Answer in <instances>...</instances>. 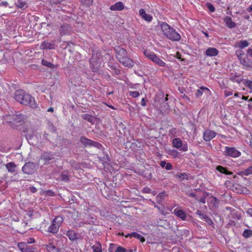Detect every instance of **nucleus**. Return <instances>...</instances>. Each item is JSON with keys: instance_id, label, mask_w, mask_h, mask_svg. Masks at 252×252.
Returning <instances> with one entry per match:
<instances>
[{"instance_id": "1", "label": "nucleus", "mask_w": 252, "mask_h": 252, "mask_svg": "<svg viewBox=\"0 0 252 252\" xmlns=\"http://www.w3.org/2000/svg\"><path fill=\"white\" fill-rule=\"evenodd\" d=\"M14 98L17 102L23 105L29 106L32 108L37 107L34 98L23 90H18L16 91Z\"/></svg>"}, {"instance_id": "2", "label": "nucleus", "mask_w": 252, "mask_h": 252, "mask_svg": "<svg viewBox=\"0 0 252 252\" xmlns=\"http://www.w3.org/2000/svg\"><path fill=\"white\" fill-rule=\"evenodd\" d=\"M116 52V58L123 65L126 67L133 66V61L127 57L126 51L120 47H117L115 49Z\"/></svg>"}, {"instance_id": "3", "label": "nucleus", "mask_w": 252, "mask_h": 252, "mask_svg": "<svg viewBox=\"0 0 252 252\" xmlns=\"http://www.w3.org/2000/svg\"><path fill=\"white\" fill-rule=\"evenodd\" d=\"M160 28L163 34L169 39L172 41H179L180 40V35L175 29L170 27L166 23L163 22L161 23Z\"/></svg>"}, {"instance_id": "4", "label": "nucleus", "mask_w": 252, "mask_h": 252, "mask_svg": "<svg viewBox=\"0 0 252 252\" xmlns=\"http://www.w3.org/2000/svg\"><path fill=\"white\" fill-rule=\"evenodd\" d=\"M144 54L146 57L151 60L153 63L158 65L161 67L165 66L166 63L158 56H157L155 53L149 50H145L144 52Z\"/></svg>"}, {"instance_id": "5", "label": "nucleus", "mask_w": 252, "mask_h": 252, "mask_svg": "<svg viewBox=\"0 0 252 252\" xmlns=\"http://www.w3.org/2000/svg\"><path fill=\"white\" fill-rule=\"evenodd\" d=\"M224 155L232 158H237L241 155V153L235 148L225 147Z\"/></svg>"}, {"instance_id": "6", "label": "nucleus", "mask_w": 252, "mask_h": 252, "mask_svg": "<svg viewBox=\"0 0 252 252\" xmlns=\"http://www.w3.org/2000/svg\"><path fill=\"white\" fill-rule=\"evenodd\" d=\"M101 55L98 53H95L94 51H93L92 57L90 60V63L92 65L97 67L100 65L101 63Z\"/></svg>"}, {"instance_id": "7", "label": "nucleus", "mask_w": 252, "mask_h": 252, "mask_svg": "<svg viewBox=\"0 0 252 252\" xmlns=\"http://www.w3.org/2000/svg\"><path fill=\"white\" fill-rule=\"evenodd\" d=\"M54 155L51 152H44L41 155L40 160L43 161L44 164L49 163L50 161L54 159Z\"/></svg>"}, {"instance_id": "8", "label": "nucleus", "mask_w": 252, "mask_h": 252, "mask_svg": "<svg viewBox=\"0 0 252 252\" xmlns=\"http://www.w3.org/2000/svg\"><path fill=\"white\" fill-rule=\"evenodd\" d=\"M18 247L22 252H34V248L31 246H29L26 242L20 243Z\"/></svg>"}, {"instance_id": "9", "label": "nucleus", "mask_w": 252, "mask_h": 252, "mask_svg": "<svg viewBox=\"0 0 252 252\" xmlns=\"http://www.w3.org/2000/svg\"><path fill=\"white\" fill-rule=\"evenodd\" d=\"M23 172L27 174H32L34 171V166L33 163H26L22 167Z\"/></svg>"}, {"instance_id": "10", "label": "nucleus", "mask_w": 252, "mask_h": 252, "mask_svg": "<svg viewBox=\"0 0 252 252\" xmlns=\"http://www.w3.org/2000/svg\"><path fill=\"white\" fill-rule=\"evenodd\" d=\"M12 117L13 124L24 122L26 119V116L19 112H17L15 114H12Z\"/></svg>"}, {"instance_id": "11", "label": "nucleus", "mask_w": 252, "mask_h": 252, "mask_svg": "<svg viewBox=\"0 0 252 252\" xmlns=\"http://www.w3.org/2000/svg\"><path fill=\"white\" fill-rule=\"evenodd\" d=\"M216 133L215 131L211 130H207L204 132L203 139L206 141H210L215 137Z\"/></svg>"}, {"instance_id": "12", "label": "nucleus", "mask_w": 252, "mask_h": 252, "mask_svg": "<svg viewBox=\"0 0 252 252\" xmlns=\"http://www.w3.org/2000/svg\"><path fill=\"white\" fill-rule=\"evenodd\" d=\"M22 131L28 140L31 139L34 134V129L30 127H24L22 129Z\"/></svg>"}, {"instance_id": "13", "label": "nucleus", "mask_w": 252, "mask_h": 252, "mask_svg": "<svg viewBox=\"0 0 252 252\" xmlns=\"http://www.w3.org/2000/svg\"><path fill=\"white\" fill-rule=\"evenodd\" d=\"M124 8L125 5L121 1H119L110 7V9L112 11H121Z\"/></svg>"}, {"instance_id": "14", "label": "nucleus", "mask_w": 252, "mask_h": 252, "mask_svg": "<svg viewBox=\"0 0 252 252\" xmlns=\"http://www.w3.org/2000/svg\"><path fill=\"white\" fill-rule=\"evenodd\" d=\"M55 46L53 42H48L44 41L41 43L40 48L42 50L53 49L55 48Z\"/></svg>"}, {"instance_id": "15", "label": "nucleus", "mask_w": 252, "mask_h": 252, "mask_svg": "<svg viewBox=\"0 0 252 252\" xmlns=\"http://www.w3.org/2000/svg\"><path fill=\"white\" fill-rule=\"evenodd\" d=\"M223 21L225 25L230 29L234 28L236 27V24L232 21V18L229 16H226L224 18Z\"/></svg>"}, {"instance_id": "16", "label": "nucleus", "mask_w": 252, "mask_h": 252, "mask_svg": "<svg viewBox=\"0 0 252 252\" xmlns=\"http://www.w3.org/2000/svg\"><path fill=\"white\" fill-rule=\"evenodd\" d=\"M59 224L58 221H52L48 227V231L53 233H57L59 230Z\"/></svg>"}, {"instance_id": "17", "label": "nucleus", "mask_w": 252, "mask_h": 252, "mask_svg": "<svg viewBox=\"0 0 252 252\" xmlns=\"http://www.w3.org/2000/svg\"><path fill=\"white\" fill-rule=\"evenodd\" d=\"M218 53V50L215 48L210 47L206 50L205 55L208 57H214L217 56Z\"/></svg>"}, {"instance_id": "18", "label": "nucleus", "mask_w": 252, "mask_h": 252, "mask_svg": "<svg viewBox=\"0 0 252 252\" xmlns=\"http://www.w3.org/2000/svg\"><path fill=\"white\" fill-rule=\"evenodd\" d=\"M174 214L182 220H185L186 217V214L183 210L176 208L174 210Z\"/></svg>"}, {"instance_id": "19", "label": "nucleus", "mask_w": 252, "mask_h": 252, "mask_svg": "<svg viewBox=\"0 0 252 252\" xmlns=\"http://www.w3.org/2000/svg\"><path fill=\"white\" fill-rule=\"evenodd\" d=\"M92 249L94 252H102L101 244L98 241L95 242L94 244L92 246Z\"/></svg>"}, {"instance_id": "20", "label": "nucleus", "mask_w": 252, "mask_h": 252, "mask_svg": "<svg viewBox=\"0 0 252 252\" xmlns=\"http://www.w3.org/2000/svg\"><path fill=\"white\" fill-rule=\"evenodd\" d=\"M80 141L81 143L85 147L91 146L92 144V140L89 139H88L85 137H81L80 138Z\"/></svg>"}, {"instance_id": "21", "label": "nucleus", "mask_w": 252, "mask_h": 252, "mask_svg": "<svg viewBox=\"0 0 252 252\" xmlns=\"http://www.w3.org/2000/svg\"><path fill=\"white\" fill-rule=\"evenodd\" d=\"M128 236H130L131 237H133L139 239L141 242H144L145 241V238L141 235L136 233V232H132L130 234H128L127 236H126V237H127Z\"/></svg>"}, {"instance_id": "22", "label": "nucleus", "mask_w": 252, "mask_h": 252, "mask_svg": "<svg viewBox=\"0 0 252 252\" xmlns=\"http://www.w3.org/2000/svg\"><path fill=\"white\" fill-rule=\"evenodd\" d=\"M5 166L9 172L13 173L15 171L16 165L14 162H9L5 165Z\"/></svg>"}, {"instance_id": "23", "label": "nucleus", "mask_w": 252, "mask_h": 252, "mask_svg": "<svg viewBox=\"0 0 252 252\" xmlns=\"http://www.w3.org/2000/svg\"><path fill=\"white\" fill-rule=\"evenodd\" d=\"M239 175L249 176L252 174V166L249 167L244 171H242L237 173Z\"/></svg>"}, {"instance_id": "24", "label": "nucleus", "mask_w": 252, "mask_h": 252, "mask_svg": "<svg viewBox=\"0 0 252 252\" xmlns=\"http://www.w3.org/2000/svg\"><path fill=\"white\" fill-rule=\"evenodd\" d=\"M172 144L175 148L178 149L182 147V142L180 139L177 138L173 140Z\"/></svg>"}, {"instance_id": "25", "label": "nucleus", "mask_w": 252, "mask_h": 252, "mask_svg": "<svg viewBox=\"0 0 252 252\" xmlns=\"http://www.w3.org/2000/svg\"><path fill=\"white\" fill-rule=\"evenodd\" d=\"M216 169L220 172L224 173L226 175H231L232 174V172L228 171L226 168H224L220 165L217 166Z\"/></svg>"}, {"instance_id": "26", "label": "nucleus", "mask_w": 252, "mask_h": 252, "mask_svg": "<svg viewBox=\"0 0 252 252\" xmlns=\"http://www.w3.org/2000/svg\"><path fill=\"white\" fill-rule=\"evenodd\" d=\"M174 177L181 181L184 179H187L188 176L185 173H178L174 175Z\"/></svg>"}, {"instance_id": "27", "label": "nucleus", "mask_w": 252, "mask_h": 252, "mask_svg": "<svg viewBox=\"0 0 252 252\" xmlns=\"http://www.w3.org/2000/svg\"><path fill=\"white\" fill-rule=\"evenodd\" d=\"M66 235L70 240H74L76 239V235L74 230L67 231Z\"/></svg>"}, {"instance_id": "28", "label": "nucleus", "mask_w": 252, "mask_h": 252, "mask_svg": "<svg viewBox=\"0 0 252 252\" xmlns=\"http://www.w3.org/2000/svg\"><path fill=\"white\" fill-rule=\"evenodd\" d=\"M204 91H209V90L206 87H201L200 89H198L195 93V95L197 97H200L203 94V92Z\"/></svg>"}, {"instance_id": "29", "label": "nucleus", "mask_w": 252, "mask_h": 252, "mask_svg": "<svg viewBox=\"0 0 252 252\" xmlns=\"http://www.w3.org/2000/svg\"><path fill=\"white\" fill-rule=\"evenodd\" d=\"M241 64L247 67H251V65L249 62V59L247 57L244 58L240 61Z\"/></svg>"}, {"instance_id": "30", "label": "nucleus", "mask_w": 252, "mask_h": 252, "mask_svg": "<svg viewBox=\"0 0 252 252\" xmlns=\"http://www.w3.org/2000/svg\"><path fill=\"white\" fill-rule=\"evenodd\" d=\"M26 4V2L22 0H17L15 2V5L20 8H24Z\"/></svg>"}, {"instance_id": "31", "label": "nucleus", "mask_w": 252, "mask_h": 252, "mask_svg": "<svg viewBox=\"0 0 252 252\" xmlns=\"http://www.w3.org/2000/svg\"><path fill=\"white\" fill-rule=\"evenodd\" d=\"M249 45V43H248V42L247 40H241V41H240V42L239 43L238 47L240 49H244V48L248 47Z\"/></svg>"}, {"instance_id": "32", "label": "nucleus", "mask_w": 252, "mask_h": 252, "mask_svg": "<svg viewBox=\"0 0 252 252\" xmlns=\"http://www.w3.org/2000/svg\"><path fill=\"white\" fill-rule=\"evenodd\" d=\"M82 117L83 119L87 120L90 123H93L94 120V118L87 114H84L82 115Z\"/></svg>"}, {"instance_id": "33", "label": "nucleus", "mask_w": 252, "mask_h": 252, "mask_svg": "<svg viewBox=\"0 0 252 252\" xmlns=\"http://www.w3.org/2000/svg\"><path fill=\"white\" fill-rule=\"evenodd\" d=\"M165 196L164 193H160L156 196V200L158 204H160L163 199H164Z\"/></svg>"}, {"instance_id": "34", "label": "nucleus", "mask_w": 252, "mask_h": 252, "mask_svg": "<svg viewBox=\"0 0 252 252\" xmlns=\"http://www.w3.org/2000/svg\"><path fill=\"white\" fill-rule=\"evenodd\" d=\"M243 236L246 238L250 237L252 236V231L249 229H245L243 232Z\"/></svg>"}, {"instance_id": "35", "label": "nucleus", "mask_w": 252, "mask_h": 252, "mask_svg": "<svg viewBox=\"0 0 252 252\" xmlns=\"http://www.w3.org/2000/svg\"><path fill=\"white\" fill-rule=\"evenodd\" d=\"M41 63L42 65L46 66L47 67L51 68H54V65L53 64H52V63H51L44 59H43L41 61Z\"/></svg>"}, {"instance_id": "36", "label": "nucleus", "mask_w": 252, "mask_h": 252, "mask_svg": "<svg viewBox=\"0 0 252 252\" xmlns=\"http://www.w3.org/2000/svg\"><path fill=\"white\" fill-rule=\"evenodd\" d=\"M47 249L48 252H61L55 246L51 245L47 246Z\"/></svg>"}, {"instance_id": "37", "label": "nucleus", "mask_w": 252, "mask_h": 252, "mask_svg": "<svg viewBox=\"0 0 252 252\" xmlns=\"http://www.w3.org/2000/svg\"><path fill=\"white\" fill-rule=\"evenodd\" d=\"M196 215L198 216L199 219H207L206 215L205 214L202 213L200 211H197L196 213Z\"/></svg>"}, {"instance_id": "38", "label": "nucleus", "mask_w": 252, "mask_h": 252, "mask_svg": "<svg viewBox=\"0 0 252 252\" xmlns=\"http://www.w3.org/2000/svg\"><path fill=\"white\" fill-rule=\"evenodd\" d=\"M84 5L89 6L93 3V0H79Z\"/></svg>"}, {"instance_id": "39", "label": "nucleus", "mask_w": 252, "mask_h": 252, "mask_svg": "<svg viewBox=\"0 0 252 252\" xmlns=\"http://www.w3.org/2000/svg\"><path fill=\"white\" fill-rule=\"evenodd\" d=\"M12 114L7 115L4 116V120L9 123H13Z\"/></svg>"}, {"instance_id": "40", "label": "nucleus", "mask_w": 252, "mask_h": 252, "mask_svg": "<svg viewBox=\"0 0 252 252\" xmlns=\"http://www.w3.org/2000/svg\"><path fill=\"white\" fill-rule=\"evenodd\" d=\"M129 95L133 97H137L139 96L140 94L137 91H131L129 92Z\"/></svg>"}, {"instance_id": "41", "label": "nucleus", "mask_w": 252, "mask_h": 252, "mask_svg": "<svg viewBox=\"0 0 252 252\" xmlns=\"http://www.w3.org/2000/svg\"><path fill=\"white\" fill-rule=\"evenodd\" d=\"M143 19H144L145 21L149 22L152 20L153 17L151 15L146 14V16H145Z\"/></svg>"}, {"instance_id": "42", "label": "nucleus", "mask_w": 252, "mask_h": 252, "mask_svg": "<svg viewBox=\"0 0 252 252\" xmlns=\"http://www.w3.org/2000/svg\"><path fill=\"white\" fill-rule=\"evenodd\" d=\"M91 146L96 147L98 149H100V147L102 146L99 143L93 141H92V144L91 145Z\"/></svg>"}, {"instance_id": "43", "label": "nucleus", "mask_w": 252, "mask_h": 252, "mask_svg": "<svg viewBox=\"0 0 252 252\" xmlns=\"http://www.w3.org/2000/svg\"><path fill=\"white\" fill-rule=\"evenodd\" d=\"M139 15L142 18H143L145 17V16H146V15L147 14L146 13L145 11L144 10V9H142V8L139 10Z\"/></svg>"}, {"instance_id": "44", "label": "nucleus", "mask_w": 252, "mask_h": 252, "mask_svg": "<svg viewBox=\"0 0 252 252\" xmlns=\"http://www.w3.org/2000/svg\"><path fill=\"white\" fill-rule=\"evenodd\" d=\"M161 222V224H159L161 226H163L164 228L166 229H168L169 228V226L168 224H166V223H167L168 221H160Z\"/></svg>"}, {"instance_id": "45", "label": "nucleus", "mask_w": 252, "mask_h": 252, "mask_svg": "<svg viewBox=\"0 0 252 252\" xmlns=\"http://www.w3.org/2000/svg\"><path fill=\"white\" fill-rule=\"evenodd\" d=\"M245 86L252 89V81L248 80L245 83Z\"/></svg>"}, {"instance_id": "46", "label": "nucleus", "mask_w": 252, "mask_h": 252, "mask_svg": "<svg viewBox=\"0 0 252 252\" xmlns=\"http://www.w3.org/2000/svg\"><path fill=\"white\" fill-rule=\"evenodd\" d=\"M207 7L209 9V10L211 11V12H214L215 11V8L210 3H208L207 4Z\"/></svg>"}, {"instance_id": "47", "label": "nucleus", "mask_w": 252, "mask_h": 252, "mask_svg": "<svg viewBox=\"0 0 252 252\" xmlns=\"http://www.w3.org/2000/svg\"><path fill=\"white\" fill-rule=\"evenodd\" d=\"M162 104L163 106L161 107L163 108L162 110L166 111L168 109L169 105L166 102H163Z\"/></svg>"}, {"instance_id": "48", "label": "nucleus", "mask_w": 252, "mask_h": 252, "mask_svg": "<svg viewBox=\"0 0 252 252\" xmlns=\"http://www.w3.org/2000/svg\"><path fill=\"white\" fill-rule=\"evenodd\" d=\"M142 192L146 193H151V189L148 187H146L143 189Z\"/></svg>"}, {"instance_id": "49", "label": "nucleus", "mask_w": 252, "mask_h": 252, "mask_svg": "<svg viewBox=\"0 0 252 252\" xmlns=\"http://www.w3.org/2000/svg\"><path fill=\"white\" fill-rule=\"evenodd\" d=\"M45 194L50 196H53L54 195V192L51 190H48L45 191Z\"/></svg>"}, {"instance_id": "50", "label": "nucleus", "mask_w": 252, "mask_h": 252, "mask_svg": "<svg viewBox=\"0 0 252 252\" xmlns=\"http://www.w3.org/2000/svg\"><path fill=\"white\" fill-rule=\"evenodd\" d=\"M115 252H126V249L121 247H119Z\"/></svg>"}, {"instance_id": "51", "label": "nucleus", "mask_w": 252, "mask_h": 252, "mask_svg": "<svg viewBox=\"0 0 252 252\" xmlns=\"http://www.w3.org/2000/svg\"><path fill=\"white\" fill-rule=\"evenodd\" d=\"M48 136H49V134L46 133H45L43 135L44 138L47 139L48 140L51 141L52 140H53V139L52 137H51L50 136H49L48 137Z\"/></svg>"}, {"instance_id": "52", "label": "nucleus", "mask_w": 252, "mask_h": 252, "mask_svg": "<svg viewBox=\"0 0 252 252\" xmlns=\"http://www.w3.org/2000/svg\"><path fill=\"white\" fill-rule=\"evenodd\" d=\"M165 169L167 170H171L172 168V165L171 163H166L165 166Z\"/></svg>"}, {"instance_id": "53", "label": "nucleus", "mask_w": 252, "mask_h": 252, "mask_svg": "<svg viewBox=\"0 0 252 252\" xmlns=\"http://www.w3.org/2000/svg\"><path fill=\"white\" fill-rule=\"evenodd\" d=\"M235 55L237 57H238L241 55H244V53L241 50H237L235 51Z\"/></svg>"}, {"instance_id": "54", "label": "nucleus", "mask_w": 252, "mask_h": 252, "mask_svg": "<svg viewBox=\"0 0 252 252\" xmlns=\"http://www.w3.org/2000/svg\"><path fill=\"white\" fill-rule=\"evenodd\" d=\"M232 94V93L230 91H224V95L227 97V96H228L229 95H231Z\"/></svg>"}, {"instance_id": "55", "label": "nucleus", "mask_w": 252, "mask_h": 252, "mask_svg": "<svg viewBox=\"0 0 252 252\" xmlns=\"http://www.w3.org/2000/svg\"><path fill=\"white\" fill-rule=\"evenodd\" d=\"M247 52L249 56L252 57V48H249L247 50Z\"/></svg>"}, {"instance_id": "56", "label": "nucleus", "mask_w": 252, "mask_h": 252, "mask_svg": "<svg viewBox=\"0 0 252 252\" xmlns=\"http://www.w3.org/2000/svg\"><path fill=\"white\" fill-rule=\"evenodd\" d=\"M30 191L32 192V193H34L35 192L37 191V189L36 188L34 187H32L30 188Z\"/></svg>"}, {"instance_id": "57", "label": "nucleus", "mask_w": 252, "mask_h": 252, "mask_svg": "<svg viewBox=\"0 0 252 252\" xmlns=\"http://www.w3.org/2000/svg\"><path fill=\"white\" fill-rule=\"evenodd\" d=\"M34 242V240L32 238H30L27 240V244H32Z\"/></svg>"}, {"instance_id": "58", "label": "nucleus", "mask_w": 252, "mask_h": 252, "mask_svg": "<svg viewBox=\"0 0 252 252\" xmlns=\"http://www.w3.org/2000/svg\"><path fill=\"white\" fill-rule=\"evenodd\" d=\"M50 126L52 127V132H53V134L54 135L53 136L55 137H56L57 134H56L55 129L54 128V127L52 125H50Z\"/></svg>"}, {"instance_id": "59", "label": "nucleus", "mask_w": 252, "mask_h": 252, "mask_svg": "<svg viewBox=\"0 0 252 252\" xmlns=\"http://www.w3.org/2000/svg\"><path fill=\"white\" fill-rule=\"evenodd\" d=\"M166 164V162L165 161H161L160 163V165L162 167H165Z\"/></svg>"}, {"instance_id": "60", "label": "nucleus", "mask_w": 252, "mask_h": 252, "mask_svg": "<svg viewBox=\"0 0 252 252\" xmlns=\"http://www.w3.org/2000/svg\"><path fill=\"white\" fill-rule=\"evenodd\" d=\"M189 196H190V197H194V198H195V199H197V198L196 197V195H195V194L194 193H192V192L189 193Z\"/></svg>"}, {"instance_id": "61", "label": "nucleus", "mask_w": 252, "mask_h": 252, "mask_svg": "<svg viewBox=\"0 0 252 252\" xmlns=\"http://www.w3.org/2000/svg\"><path fill=\"white\" fill-rule=\"evenodd\" d=\"M64 181L67 182L69 180V177L68 175L64 174V178H63Z\"/></svg>"}, {"instance_id": "62", "label": "nucleus", "mask_w": 252, "mask_h": 252, "mask_svg": "<svg viewBox=\"0 0 252 252\" xmlns=\"http://www.w3.org/2000/svg\"><path fill=\"white\" fill-rule=\"evenodd\" d=\"M249 12H252V3L247 9Z\"/></svg>"}, {"instance_id": "63", "label": "nucleus", "mask_w": 252, "mask_h": 252, "mask_svg": "<svg viewBox=\"0 0 252 252\" xmlns=\"http://www.w3.org/2000/svg\"><path fill=\"white\" fill-rule=\"evenodd\" d=\"M198 201H199L200 202L202 203H205V198H201L200 199H198L197 198V199Z\"/></svg>"}, {"instance_id": "64", "label": "nucleus", "mask_w": 252, "mask_h": 252, "mask_svg": "<svg viewBox=\"0 0 252 252\" xmlns=\"http://www.w3.org/2000/svg\"><path fill=\"white\" fill-rule=\"evenodd\" d=\"M247 213L252 217V209H249Z\"/></svg>"}]
</instances>
